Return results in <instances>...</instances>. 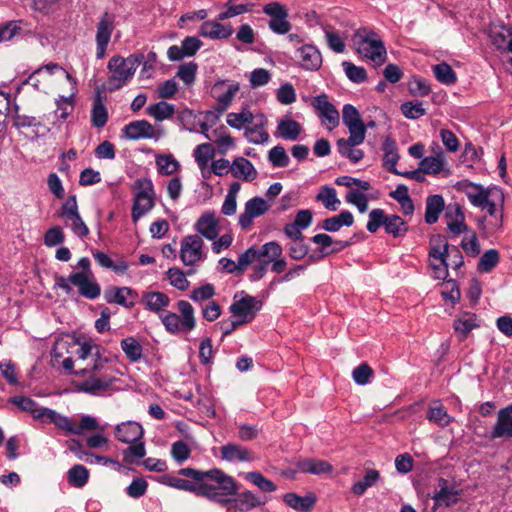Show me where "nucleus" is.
Here are the masks:
<instances>
[{
    "instance_id": "864d4df0",
    "label": "nucleus",
    "mask_w": 512,
    "mask_h": 512,
    "mask_svg": "<svg viewBox=\"0 0 512 512\" xmlns=\"http://www.w3.org/2000/svg\"><path fill=\"white\" fill-rule=\"evenodd\" d=\"M89 479L88 469L80 464L72 466L67 472V480L70 485L81 488L86 485Z\"/></svg>"
},
{
    "instance_id": "338daca9",
    "label": "nucleus",
    "mask_w": 512,
    "mask_h": 512,
    "mask_svg": "<svg viewBox=\"0 0 512 512\" xmlns=\"http://www.w3.org/2000/svg\"><path fill=\"white\" fill-rule=\"evenodd\" d=\"M268 160L273 167L278 168L287 167L290 162V158L286 153V150L281 145H277L269 151Z\"/></svg>"
},
{
    "instance_id": "b1692460",
    "label": "nucleus",
    "mask_w": 512,
    "mask_h": 512,
    "mask_svg": "<svg viewBox=\"0 0 512 512\" xmlns=\"http://www.w3.org/2000/svg\"><path fill=\"white\" fill-rule=\"evenodd\" d=\"M366 135H357V138L353 139V135H350L347 139L341 138L337 141V149L339 154L348 158L352 163H358L364 157V152L356 146L362 144L365 140Z\"/></svg>"
},
{
    "instance_id": "052dcab7",
    "label": "nucleus",
    "mask_w": 512,
    "mask_h": 512,
    "mask_svg": "<svg viewBox=\"0 0 512 512\" xmlns=\"http://www.w3.org/2000/svg\"><path fill=\"white\" fill-rule=\"evenodd\" d=\"M245 479L250 481L252 484L257 486L261 491L265 493L274 492L277 490V486L274 482L264 477L258 471L248 472L245 475Z\"/></svg>"
},
{
    "instance_id": "6e6d98bb",
    "label": "nucleus",
    "mask_w": 512,
    "mask_h": 512,
    "mask_svg": "<svg viewBox=\"0 0 512 512\" xmlns=\"http://www.w3.org/2000/svg\"><path fill=\"white\" fill-rule=\"evenodd\" d=\"M108 120V112L102 101V99L98 96L92 106L91 110V122L92 125L96 128H101L105 126Z\"/></svg>"
},
{
    "instance_id": "412c9836",
    "label": "nucleus",
    "mask_w": 512,
    "mask_h": 512,
    "mask_svg": "<svg viewBox=\"0 0 512 512\" xmlns=\"http://www.w3.org/2000/svg\"><path fill=\"white\" fill-rule=\"evenodd\" d=\"M114 30L113 19L105 13L97 24L96 31V58H104L107 46Z\"/></svg>"
},
{
    "instance_id": "f8f14e48",
    "label": "nucleus",
    "mask_w": 512,
    "mask_h": 512,
    "mask_svg": "<svg viewBox=\"0 0 512 512\" xmlns=\"http://www.w3.org/2000/svg\"><path fill=\"white\" fill-rule=\"evenodd\" d=\"M9 402L16 405L20 410L29 413L35 420L43 424H54L61 419V414L56 410L40 406L30 397L13 396L9 398Z\"/></svg>"
},
{
    "instance_id": "1a4fd4ad",
    "label": "nucleus",
    "mask_w": 512,
    "mask_h": 512,
    "mask_svg": "<svg viewBox=\"0 0 512 512\" xmlns=\"http://www.w3.org/2000/svg\"><path fill=\"white\" fill-rule=\"evenodd\" d=\"M263 302L244 291L234 295L233 302L229 307L234 318L239 319L244 325L251 323L257 313L262 309Z\"/></svg>"
},
{
    "instance_id": "5fc2aeb1",
    "label": "nucleus",
    "mask_w": 512,
    "mask_h": 512,
    "mask_svg": "<svg viewBox=\"0 0 512 512\" xmlns=\"http://www.w3.org/2000/svg\"><path fill=\"white\" fill-rule=\"evenodd\" d=\"M380 478V474L375 469H370L366 472L364 477L355 482L351 488V491L358 496L363 495L366 490L372 486H374Z\"/></svg>"
},
{
    "instance_id": "a211bd4d",
    "label": "nucleus",
    "mask_w": 512,
    "mask_h": 512,
    "mask_svg": "<svg viewBox=\"0 0 512 512\" xmlns=\"http://www.w3.org/2000/svg\"><path fill=\"white\" fill-rule=\"evenodd\" d=\"M61 419L62 420L56 423V427L67 434L81 435L85 431H103L105 429V427L101 426L97 419L91 415L82 416L78 425H74L72 420L63 414H61Z\"/></svg>"
},
{
    "instance_id": "de8ad7c7",
    "label": "nucleus",
    "mask_w": 512,
    "mask_h": 512,
    "mask_svg": "<svg viewBox=\"0 0 512 512\" xmlns=\"http://www.w3.org/2000/svg\"><path fill=\"white\" fill-rule=\"evenodd\" d=\"M384 229L387 234L392 235L394 238H401L406 235L408 225L400 216L387 214Z\"/></svg>"
},
{
    "instance_id": "473e14b6",
    "label": "nucleus",
    "mask_w": 512,
    "mask_h": 512,
    "mask_svg": "<svg viewBox=\"0 0 512 512\" xmlns=\"http://www.w3.org/2000/svg\"><path fill=\"white\" fill-rule=\"evenodd\" d=\"M447 227L451 233L460 234L468 231L465 224V216L458 204L449 205L445 212Z\"/></svg>"
},
{
    "instance_id": "f03ea898",
    "label": "nucleus",
    "mask_w": 512,
    "mask_h": 512,
    "mask_svg": "<svg viewBox=\"0 0 512 512\" xmlns=\"http://www.w3.org/2000/svg\"><path fill=\"white\" fill-rule=\"evenodd\" d=\"M178 473L197 480L199 486L207 487L206 494H197V496L205 497L221 505H228L229 497H232L238 491L236 480L218 468L207 471L182 468Z\"/></svg>"
},
{
    "instance_id": "58836bf2",
    "label": "nucleus",
    "mask_w": 512,
    "mask_h": 512,
    "mask_svg": "<svg viewBox=\"0 0 512 512\" xmlns=\"http://www.w3.org/2000/svg\"><path fill=\"white\" fill-rule=\"evenodd\" d=\"M445 202L441 195H430L426 199L425 222L434 224L438 221L440 214L444 210Z\"/></svg>"
},
{
    "instance_id": "cd10ccee",
    "label": "nucleus",
    "mask_w": 512,
    "mask_h": 512,
    "mask_svg": "<svg viewBox=\"0 0 512 512\" xmlns=\"http://www.w3.org/2000/svg\"><path fill=\"white\" fill-rule=\"evenodd\" d=\"M342 120L348 128L350 135H353V139L357 138V135H366V126L361 119L359 111L353 105L345 104L343 106Z\"/></svg>"
},
{
    "instance_id": "dca6fc26",
    "label": "nucleus",
    "mask_w": 512,
    "mask_h": 512,
    "mask_svg": "<svg viewBox=\"0 0 512 512\" xmlns=\"http://www.w3.org/2000/svg\"><path fill=\"white\" fill-rule=\"evenodd\" d=\"M270 209V204L262 197L256 196L249 199L244 206V211L238 217V224L242 230L248 231L255 218L263 216Z\"/></svg>"
},
{
    "instance_id": "c756f323",
    "label": "nucleus",
    "mask_w": 512,
    "mask_h": 512,
    "mask_svg": "<svg viewBox=\"0 0 512 512\" xmlns=\"http://www.w3.org/2000/svg\"><path fill=\"white\" fill-rule=\"evenodd\" d=\"M124 137L129 140L150 139L155 135L154 127L146 120H136L125 125L122 129Z\"/></svg>"
},
{
    "instance_id": "a19ab883",
    "label": "nucleus",
    "mask_w": 512,
    "mask_h": 512,
    "mask_svg": "<svg viewBox=\"0 0 512 512\" xmlns=\"http://www.w3.org/2000/svg\"><path fill=\"white\" fill-rule=\"evenodd\" d=\"M382 149L384 152L383 167L393 174L399 173V170L396 168V164L399 160V154L395 141L390 138H386L383 142Z\"/></svg>"
},
{
    "instance_id": "c03bdc74",
    "label": "nucleus",
    "mask_w": 512,
    "mask_h": 512,
    "mask_svg": "<svg viewBox=\"0 0 512 512\" xmlns=\"http://www.w3.org/2000/svg\"><path fill=\"white\" fill-rule=\"evenodd\" d=\"M277 130L280 138L288 141H296L302 132V126L295 120L284 118L278 121Z\"/></svg>"
},
{
    "instance_id": "e433bc0d",
    "label": "nucleus",
    "mask_w": 512,
    "mask_h": 512,
    "mask_svg": "<svg viewBox=\"0 0 512 512\" xmlns=\"http://www.w3.org/2000/svg\"><path fill=\"white\" fill-rule=\"evenodd\" d=\"M231 173L234 177L242 178L245 181H252L257 177L255 167L244 157H238L232 162Z\"/></svg>"
},
{
    "instance_id": "680f3d73",
    "label": "nucleus",
    "mask_w": 512,
    "mask_h": 512,
    "mask_svg": "<svg viewBox=\"0 0 512 512\" xmlns=\"http://www.w3.org/2000/svg\"><path fill=\"white\" fill-rule=\"evenodd\" d=\"M342 67L347 78L356 84H361L366 81L367 73L365 68L357 66L350 61H343Z\"/></svg>"
},
{
    "instance_id": "4d7b16f0",
    "label": "nucleus",
    "mask_w": 512,
    "mask_h": 512,
    "mask_svg": "<svg viewBox=\"0 0 512 512\" xmlns=\"http://www.w3.org/2000/svg\"><path fill=\"white\" fill-rule=\"evenodd\" d=\"M232 2H233V0H228L224 4L226 10L222 11L221 13L218 14V16H217L218 21H224L226 19L250 12L253 7V3L234 5V4H232Z\"/></svg>"
},
{
    "instance_id": "69168bd1",
    "label": "nucleus",
    "mask_w": 512,
    "mask_h": 512,
    "mask_svg": "<svg viewBox=\"0 0 512 512\" xmlns=\"http://www.w3.org/2000/svg\"><path fill=\"white\" fill-rule=\"evenodd\" d=\"M323 31L328 47L335 53H343L345 51V44L339 33L336 32L331 26H325Z\"/></svg>"
},
{
    "instance_id": "423d86ee",
    "label": "nucleus",
    "mask_w": 512,
    "mask_h": 512,
    "mask_svg": "<svg viewBox=\"0 0 512 512\" xmlns=\"http://www.w3.org/2000/svg\"><path fill=\"white\" fill-rule=\"evenodd\" d=\"M118 441L129 444L123 452V460L126 463L134 464L146 455L145 443L142 441L144 429L137 421H125L117 424L114 429Z\"/></svg>"
},
{
    "instance_id": "9d476101",
    "label": "nucleus",
    "mask_w": 512,
    "mask_h": 512,
    "mask_svg": "<svg viewBox=\"0 0 512 512\" xmlns=\"http://www.w3.org/2000/svg\"><path fill=\"white\" fill-rule=\"evenodd\" d=\"M504 200L505 197L502 189L498 187H492V196L485 205V210H487L489 216L491 217L489 225L486 226L485 224L487 221L486 216L479 219L478 221V226L484 233L493 234L495 231L501 229L503 222Z\"/></svg>"
},
{
    "instance_id": "79ce46f5",
    "label": "nucleus",
    "mask_w": 512,
    "mask_h": 512,
    "mask_svg": "<svg viewBox=\"0 0 512 512\" xmlns=\"http://www.w3.org/2000/svg\"><path fill=\"white\" fill-rule=\"evenodd\" d=\"M492 42L497 49L508 51L512 53V28L508 26H501L498 30L493 31L491 34ZM511 73H512V57L510 59Z\"/></svg>"
},
{
    "instance_id": "393cba45",
    "label": "nucleus",
    "mask_w": 512,
    "mask_h": 512,
    "mask_svg": "<svg viewBox=\"0 0 512 512\" xmlns=\"http://www.w3.org/2000/svg\"><path fill=\"white\" fill-rule=\"evenodd\" d=\"M434 500V510L441 506L449 507L456 504L459 500V491L448 484L444 478L438 479V490L432 496Z\"/></svg>"
},
{
    "instance_id": "603ef678",
    "label": "nucleus",
    "mask_w": 512,
    "mask_h": 512,
    "mask_svg": "<svg viewBox=\"0 0 512 512\" xmlns=\"http://www.w3.org/2000/svg\"><path fill=\"white\" fill-rule=\"evenodd\" d=\"M155 162L161 175H172L180 169V163L172 154L158 155Z\"/></svg>"
},
{
    "instance_id": "0e129e2a",
    "label": "nucleus",
    "mask_w": 512,
    "mask_h": 512,
    "mask_svg": "<svg viewBox=\"0 0 512 512\" xmlns=\"http://www.w3.org/2000/svg\"><path fill=\"white\" fill-rule=\"evenodd\" d=\"M193 156L199 168H205L214 156V148L209 143H202L195 148Z\"/></svg>"
},
{
    "instance_id": "37998d69",
    "label": "nucleus",
    "mask_w": 512,
    "mask_h": 512,
    "mask_svg": "<svg viewBox=\"0 0 512 512\" xmlns=\"http://www.w3.org/2000/svg\"><path fill=\"white\" fill-rule=\"evenodd\" d=\"M76 355L78 360L88 361L87 363L98 362L100 359H107L102 355V349L99 345L92 341L83 342L78 348Z\"/></svg>"
},
{
    "instance_id": "0eeeda50",
    "label": "nucleus",
    "mask_w": 512,
    "mask_h": 512,
    "mask_svg": "<svg viewBox=\"0 0 512 512\" xmlns=\"http://www.w3.org/2000/svg\"><path fill=\"white\" fill-rule=\"evenodd\" d=\"M352 43L355 52L362 59L370 60L377 66L386 61V47L375 31L368 28L357 29L352 36Z\"/></svg>"
},
{
    "instance_id": "f704fd0d",
    "label": "nucleus",
    "mask_w": 512,
    "mask_h": 512,
    "mask_svg": "<svg viewBox=\"0 0 512 512\" xmlns=\"http://www.w3.org/2000/svg\"><path fill=\"white\" fill-rule=\"evenodd\" d=\"M453 327L459 340L463 341L470 331L480 327V321L474 313L464 312L454 320Z\"/></svg>"
},
{
    "instance_id": "f3484780",
    "label": "nucleus",
    "mask_w": 512,
    "mask_h": 512,
    "mask_svg": "<svg viewBox=\"0 0 512 512\" xmlns=\"http://www.w3.org/2000/svg\"><path fill=\"white\" fill-rule=\"evenodd\" d=\"M204 242L198 235H187L181 241L180 258L184 265H195L204 259Z\"/></svg>"
},
{
    "instance_id": "e2e57ef3",
    "label": "nucleus",
    "mask_w": 512,
    "mask_h": 512,
    "mask_svg": "<svg viewBox=\"0 0 512 512\" xmlns=\"http://www.w3.org/2000/svg\"><path fill=\"white\" fill-rule=\"evenodd\" d=\"M419 166L424 176L425 174L435 175L442 171L444 160L441 156H428L420 161Z\"/></svg>"
},
{
    "instance_id": "4be33fe9",
    "label": "nucleus",
    "mask_w": 512,
    "mask_h": 512,
    "mask_svg": "<svg viewBox=\"0 0 512 512\" xmlns=\"http://www.w3.org/2000/svg\"><path fill=\"white\" fill-rule=\"evenodd\" d=\"M268 119L263 113H257L254 122L244 129V136L249 143L256 145L267 144L270 136L266 131Z\"/></svg>"
},
{
    "instance_id": "ea45409f",
    "label": "nucleus",
    "mask_w": 512,
    "mask_h": 512,
    "mask_svg": "<svg viewBox=\"0 0 512 512\" xmlns=\"http://www.w3.org/2000/svg\"><path fill=\"white\" fill-rule=\"evenodd\" d=\"M354 223V217L348 210L341 211L338 215L326 218L322 223V228L327 232H337L343 226L350 227Z\"/></svg>"
},
{
    "instance_id": "2f4dec72",
    "label": "nucleus",
    "mask_w": 512,
    "mask_h": 512,
    "mask_svg": "<svg viewBox=\"0 0 512 512\" xmlns=\"http://www.w3.org/2000/svg\"><path fill=\"white\" fill-rule=\"evenodd\" d=\"M199 34L209 39H227L233 34L231 25H223L217 21H205L201 24Z\"/></svg>"
},
{
    "instance_id": "c9c22d12",
    "label": "nucleus",
    "mask_w": 512,
    "mask_h": 512,
    "mask_svg": "<svg viewBox=\"0 0 512 512\" xmlns=\"http://www.w3.org/2000/svg\"><path fill=\"white\" fill-rule=\"evenodd\" d=\"M297 468L302 473L314 475L330 473L333 470V467L329 462L314 458H306L298 461Z\"/></svg>"
},
{
    "instance_id": "20e7f679",
    "label": "nucleus",
    "mask_w": 512,
    "mask_h": 512,
    "mask_svg": "<svg viewBox=\"0 0 512 512\" xmlns=\"http://www.w3.org/2000/svg\"><path fill=\"white\" fill-rule=\"evenodd\" d=\"M78 271L72 272L68 277L57 276L55 278V289H61L70 294L72 286L78 288V292L86 299L94 300L101 294V287L97 282L91 269V261L88 257H82L77 262Z\"/></svg>"
},
{
    "instance_id": "f257e3e1",
    "label": "nucleus",
    "mask_w": 512,
    "mask_h": 512,
    "mask_svg": "<svg viewBox=\"0 0 512 512\" xmlns=\"http://www.w3.org/2000/svg\"><path fill=\"white\" fill-rule=\"evenodd\" d=\"M167 294L160 291H147L142 294L141 303L146 310L154 313H161L159 318L170 334L190 332L196 327L195 311L190 302L179 300L176 308L180 315L175 312L165 311L170 304Z\"/></svg>"
},
{
    "instance_id": "72a5a7b5",
    "label": "nucleus",
    "mask_w": 512,
    "mask_h": 512,
    "mask_svg": "<svg viewBox=\"0 0 512 512\" xmlns=\"http://www.w3.org/2000/svg\"><path fill=\"white\" fill-rule=\"evenodd\" d=\"M313 105L320 112V116L329 122L330 129L338 125L339 113L334 105L329 102L325 94L316 96Z\"/></svg>"
},
{
    "instance_id": "5701e85b",
    "label": "nucleus",
    "mask_w": 512,
    "mask_h": 512,
    "mask_svg": "<svg viewBox=\"0 0 512 512\" xmlns=\"http://www.w3.org/2000/svg\"><path fill=\"white\" fill-rule=\"evenodd\" d=\"M137 292L129 287H109L104 292L107 303H115L125 308H132L137 299Z\"/></svg>"
},
{
    "instance_id": "a878e982",
    "label": "nucleus",
    "mask_w": 512,
    "mask_h": 512,
    "mask_svg": "<svg viewBox=\"0 0 512 512\" xmlns=\"http://www.w3.org/2000/svg\"><path fill=\"white\" fill-rule=\"evenodd\" d=\"M491 438H512V403L498 411Z\"/></svg>"
},
{
    "instance_id": "3c124183",
    "label": "nucleus",
    "mask_w": 512,
    "mask_h": 512,
    "mask_svg": "<svg viewBox=\"0 0 512 512\" xmlns=\"http://www.w3.org/2000/svg\"><path fill=\"white\" fill-rule=\"evenodd\" d=\"M316 200L320 201L329 211H336L341 204L338 199L336 190L331 186H323L316 195Z\"/></svg>"
},
{
    "instance_id": "774afa93",
    "label": "nucleus",
    "mask_w": 512,
    "mask_h": 512,
    "mask_svg": "<svg viewBox=\"0 0 512 512\" xmlns=\"http://www.w3.org/2000/svg\"><path fill=\"white\" fill-rule=\"evenodd\" d=\"M429 421L436 423L439 426H448L453 418L447 413L443 406L430 407L427 412Z\"/></svg>"
},
{
    "instance_id": "49530a36",
    "label": "nucleus",
    "mask_w": 512,
    "mask_h": 512,
    "mask_svg": "<svg viewBox=\"0 0 512 512\" xmlns=\"http://www.w3.org/2000/svg\"><path fill=\"white\" fill-rule=\"evenodd\" d=\"M146 112L156 121L162 122L171 119L175 114V105L166 101H159L147 107Z\"/></svg>"
},
{
    "instance_id": "aec40b11",
    "label": "nucleus",
    "mask_w": 512,
    "mask_h": 512,
    "mask_svg": "<svg viewBox=\"0 0 512 512\" xmlns=\"http://www.w3.org/2000/svg\"><path fill=\"white\" fill-rule=\"evenodd\" d=\"M234 496V498L229 497V503L226 505L227 512H232L233 509L240 512H247L264 505L268 501L267 497L261 499L249 490L241 493L237 492Z\"/></svg>"
},
{
    "instance_id": "bb28decb",
    "label": "nucleus",
    "mask_w": 512,
    "mask_h": 512,
    "mask_svg": "<svg viewBox=\"0 0 512 512\" xmlns=\"http://www.w3.org/2000/svg\"><path fill=\"white\" fill-rule=\"evenodd\" d=\"M221 459L227 462H252L255 454L252 450L236 443H227L220 448Z\"/></svg>"
},
{
    "instance_id": "4468645a",
    "label": "nucleus",
    "mask_w": 512,
    "mask_h": 512,
    "mask_svg": "<svg viewBox=\"0 0 512 512\" xmlns=\"http://www.w3.org/2000/svg\"><path fill=\"white\" fill-rule=\"evenodd\" d=\"M263 12L270 17L269 29L278 35H284L291 30V23L288 21V10L279 2H270L263 6Z\"/></svg>"
},
{
    "instance_id": "39448f33",
    "label": "nucleus",
    "mask_w": 512,
    "mask_h": 512,
    "mask_svg": "<svg viewBox=\"0 0 512 512\" xmlns=\"http://www.w3.org/2000/svg\"><path fill=\"white\" fill-rule=\"evenodd\" d=\"M283 254L282 246L276 241H270L261 247L251 246L241 253V265H252L249 279L252 282L261 280L267 273L273 258Z\"/></svg>"
},
{
    "instance_id": "7ed1b4c3",
    "label": "nucleus",
    "mask_w": 512,
    "mask_h": 512,
    "mask_svg": "<svg viewBox=\"0 0 512 512\" xmlns=\"http://www.w3.org/2000/svg\"><path fill=\"white\" fill-rule=\"evenodd\" d=\"M114 369L108 365V359L87 363L75 372L82 377L77 383V390L92 396H102L115 390L119 379L113 374Z\"/></svg>"
},
{
    "instance_id": "ddd939ff",
    "label": "nucleus",
    "mask_w": 512,
    "mask_h": 512,
    "mask_svg": "<svg viewBox=\"0 0 512 512\" xmlns=\"http://www.w3.org/2000/svg\"><path fill=\"white\" fill-rule=\"evenodd\" d=\"M430 243L429 261L433 276L435 279L444 280L448 276L449 267L448 262H446L448 242L444 236L437 235L431 239Z\"/></svg>"
},
{
    "instance_id": "6ab92c4d",
    "label": "nucleus",
    "mask_w": 512,
    "mask_h": 512,
    "mask_svg": "<svg viewBox=\"0 0 512 512\" xmlns=\"http://www.w3.org/2000/svg\"><path fill=\"white\" fill-rule=\"evenodd\" d=\"M298 65L306 71H318L323 62L322 54L317 46L305 44L295 52Z\"/></svg>"
},
{
    "instance_id": "4c0bfd02",
    "label": "nucleus",
    "mask_w": 512,
    "mask_h": 512,
    "mask_svg": "<svg viewBox=\"0 0 512 512\" xmlns=\"http://www.w3.org/2000/svg\"><path fill=\"white\" fill-rule=\"evenodd\" d=\"M256 118V114L254 115L250 109L245 106L242 107L240 112H230L227 114L226 122L227 124L237 130L245 129L248 125H251Z\"/></svg>"
},
{
    "instance_id": "09e8293b",
    "label": "nucleus",
    "mask_w": 512,
    "mask_h": 512,
    "mask_svg": "<svg viewBox=\"0 0 512 512\" xmlns=\"http://www.w3.org/2000/svg\"><path fill=\"white\" fill-rule=\"evenodd\" d=\"M92 254L95 261L105 269H111L118 274H124L128 270V263L124 260L114 262L106 253L98 250Z\"/></svg>"
},
{
    "instance_id": "bf43d9fd",
    "label": "nucleus",
    "mask_w": 512,
    "mask_h": 512,
    "mask_svg": "<svg viewBox=\"0 0 512 512\" xmlns=\"http://www.w3.org/2000/svg\"><path fill=\"white\" fill-rule=\"evenodd\" d=\"M499 260V252L496 249H489L480 257L477 268L480 272L489 273L498 265Z\"/></svg>"
},
{
    "instance_id": "c85d7f7f",
    "label": "nucleus",
    "mask_w": 512,
    "mask_h": 512,
    "mask_svg": "<svg viewBox=\"0 0 512 512\" xmlns=\"http://www.w3.org/2000/svg\"><path fill=\"white\" fill-rule=\"evenodd\" d=\"M194 229L208 240H215L219 235L218 219L214 212L203 213L194 225Z\"/></svg>"
},
{
    "instance_id": "a18cd8bd",
    "label": "nucleus",
    "mask_w": 512,
    "mask_h": 512,
    "mask_svg": "<svg viewBox=\"0 0 512 512\" xmlns=\"http://www.w3.org/2000/svg\"><path fill=\"white\" fill-rule=\"evenodd\" d=\"M283 501L291 508L300 511L308 512L315 504V497L313 495H307L301 497L296 493H286L283 496Z\"/></svg>"
},
{
    "instance_id": "8fccbe9b",
    "label": "nucleus",
    "mask_w": 512,
    "mask_h": 512,
    "mask_svg": "<svg viewBox=\"0 0 512 512\" xmlns=\"http://www.w3.org/2000/svg\"><path fill=\"white\" fill-rule=\"evenodd\" d=\"M120 346L126 358L132 362H138L143 355V348L139 341L134 337H126L121 340Z\"/></svg>"
},
{
    "instance_id": "2eb2a0df",
    "label": "nucleus",
    "mask_w": 512,
    "mask_h": 512,
    "mask_svg": "<svg viewBox=\"0 0 512 512\" xmlns=\"http://www.w3.org/2000/svg\"><path fill=\"white\" fill-rule=\"evenodd\" d=\"M240 91V84L233 80H218L212 88L213 97L217 101V111L225 112L232 104L235 96Z\"/></svg>"
},
{
    "instance_id": "9b49d317",
    "label": "nucleus",
    "mask_w": 512,
    "mask_h": 512,
    "mask_svg": "<svg viewBox=\"0 0 512 512\" xmlns=\"http://www.w3.org/2000/svg\"><path fill=\"white\" fill-rule=\"evenodd\" d=\"M135 187L137 192L133 200L132 220L136 223L154 207L155 192L153 183L149 178L137 179L135 181Z\"/></svg>"
},
{
    "instance_id": "7c9ffc66",
    "label": "nucleus",
    "mask_w": 512,
    "mask_h": 512,
    "mask_svg": "<svg viewBox=\"0 0 512 512\" xmlns=\"http://www.w3.org/2000/svg\"><path fill=\"white\" fill-rule=\"evenodd\" d=\"M160 483L167 486L197 494H206L207 487L199 486L198 481L195 479H183L170 475H164L160 478Z\"/></svg>"
},
{
    "instance_id": "13d9d810",
    "label": "nucleus",
    "mask_w": 512,
    "mask_h": 512,
    "mask_svg": "<svg viewBox=\"0 0 512 512\" xmlns=\"http://www.w3.org/2000/svg\"><path fill=\"white\" fill-rule=\"evenodd\" d=\"M433 72L435 78L445 85H452L457 80L456 73L453 71L452 67L446 62H441L437 65H434Z\"/></svg>"
},
{
    "instance_id": "6e6552de",
    "label": "nucleus",
    "mask_w": 512,
    "mask_h": 512,
    "mask_svg": "<svg viewBox=\"0 0 512 512\" xmlns=\"http://www.w3.org/2000/svg\"><path fill=\"white\" fill-rule=\"evenodd\" d=\"M143 53H134L127 58L122 56L112 57L107 65L111 72L108 78V86L110 91L121 89L133 78L136 69L144 61Z\"/></svg>"
}]
</instances>
